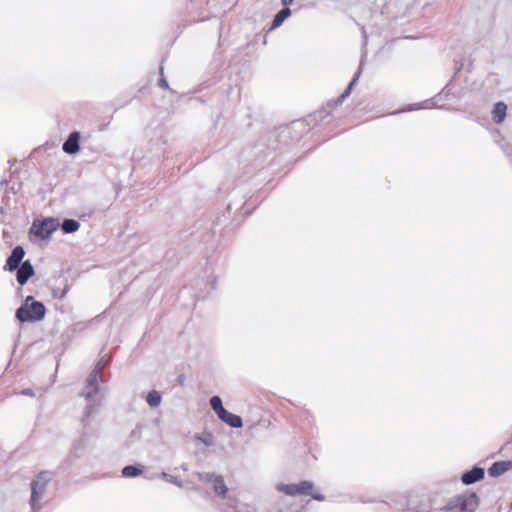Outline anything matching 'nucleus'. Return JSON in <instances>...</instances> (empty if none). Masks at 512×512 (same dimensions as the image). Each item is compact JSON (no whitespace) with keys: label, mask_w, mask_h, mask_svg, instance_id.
<instances>
[{"label":"nucleus","mask_w":512,"mask_h":512,"mask_svg":"<svg viewBox=\"0 0 512 512\" xmlns=\"http://www.w3.org/2000/svg\"><path fill=\"white\" fill-rule=\"evenodd\" d=\"M46 315V307L43 302L34 296H27L15 311V318L20 323H36L42 321Z\"/></svg>","instance_id":"obj_1"},{"label":"nucleus","mask_w":512,"mask_h":512,"mask_svg":"<svg viewBox=\"0 0 512 512\" xmlns=\"http://www.w3.org/2000/svg\"><path fill=\"white\" fill-rule=\"evenodd\" d=\"M480 504L478 494L471 490L457 494L450 498L441 508L445 512H475Z\"/></svg>","instance_id":"obj_2"},{"label":"nucleus","mask_w":512,"mask_h":512,"mask_svg":"<svg viewBox=\"0 0 512 512\" xmlns=\"http://www.w3.org/2000/svg\"><path fill=\"white\" fill-rule=\"evenodd\" d=\"M59 225V220L54 217L34 219L28 231V238L33 243L39 240L49 241Z\"/></svg>","instance_id":"obj_3"},{"label":"nucleus","mask_w":512,"mask_h":512,"mask_svg":"<svg viewBox=\"0 0 512 512\" xmlns=\"http://www.w3.org/2000/svg\"><path fill=\"white\" fill-rule=\"evenodd\" d=\"M55 473L49 470L40 471L30 483L31 497L30 506L33 512H39L41 505L39 500L42 498L47 485L54 478Z\"/></svg>","instance_id":"obj_4"},{"label":"nucleus","mask_w":512,"mask_h":512,"mask_svg":"<svg viewBox=\"0 0 512 512\" xmlns=\"http://www.w3.org/2000/svg\"><path fill=\"white\" fill-rule=\"evenodd\" d=\"M276 490L278 492L284 493L288 496H310L312 499L316 501H324L325 496L314 490V483L309 480H302L298 483H290V484H284L280 483L277 484Z\"/></svg>","instance_id":"obj_5"},{"label":"nucleus","mask_w":512,"mask_h":512,"mask_svg":"<svg viewBox=\"0 0 512 512\" xmlns=\"http://www.w3.org/2000/svg\"><path fill=\"white\" fill-rule=\"evenodd\" d=\"M96 437V433L89 432L88 428H82L80 435L72 442L68 461L80 459L87 450L92 449Z\"/></svg>","instance_id":"obj_6"},{"label":"nucleus","mask_w":512,"mask_h":512,"mask_svg":"<svg viewBox=\"0 0 512 512\" xmlns=\"http://www.w3.org/2000/svg\"><path fill=\"white\" fill-rule=\"evenodd\" d=\"M102 360H100L97 365L93 368V370L89 373L86 379V385L81 393V396L85 397L87 402H91L93 397H97L99 393V384H98V373L101 369Z\"/></svg>","instance_id":"obj_7"},{"label":"nucleus","mask_w":512,"mask_h":512,"mask_svg":"<svg viewBox=\"0 0 512 512\" xmlns=\"http://www.w3.org/2000/svg\"><path fill=\"white\" fill-rule=\"evenodd\" d=\"M362 63H363V60L360 61V65L357 69V71L354 73V76L353 78L351 79V81L349 82L348 86L346 87V89L334 100H330L328 103H327V108H334V107H337L338 105L342 104L343 101L349 97V95L351 94L354 86L356 85V83L358 82V79L362 73Z\"/></svg>","instance_id":"obj_8"},{"label":"nucleus","mask_w":512,"mask_h":512,"mask_svg":"<svg viewBox=\"0 0 512 512\" xmlns=\"http://www.w3.org/2000/svg\"><path fill=\"white\" fill-rule=\"evenodd\" d=\"M25 256V250L22 246L17 245L11 251V254L7 257L6 263L4 266V270L6 271H15L22 264L23 258Z\"/></svg>","instance_id":"obj_9"},{"label":"nucleus","mask_w":512,"mask_h":512,"mask_svg":"<svg viewBox=\"0 0 512 512\" xmlns=\"http://www.w3.org/2000/svg\"><path fill=\"white\" fill-rule=\"evenodd\" d=\"M485 477V469L479 465H474L471 469L465 470L461 474L462 484L469 486L475 484Z\"/></svg>","instance_id":"obj_10"},{"label":"nucleus","mask_w":512,"mask_h":512,"mask_svg":"<svg viewBox=\"0 0 512 512\" xmlns=\"http://www.w3.org/2000/svg\"><path fill=\"white\" fill-rule=\"evenodd\" d=\"M81 133L74 130L69 133L68 137L62 144V150L68 155H75L80 151Z\"/></svg>","instance_id":"obj_11"},{"label":"nucleus","mask_w":512,"mask_h":512,"mask_svg":"<svg viewBox=\"0 0 512 512\" xmlns=\"http://www.w3.org/2000/svg\"><path fill=\"white\" fill-rule=\"evenodd\" d=\"M222 512H257L254 505L239 502L235 498H227V501L221 508Z\"/></svg>","instance_id":"obj_12"},{"label":"nucleus","mask_w":512,"mask_h":512,"mask_svg":"<svg viewBox=\"0 0 512 512\" xmlns=\"http://www.w3.org/2000/svg\"><path fill=\"white\" fill-rule=\"evenodd\" d=\"M16 280L20 286L25 285L28 280L35 274L34 267L30 260H25L22 264L16 269Z\"/></svg>","instance_id":"obj_13"},{"label":"nucleus","mask_w":512,"mask_h":512,"mask_svg":"<svg viewBox=\"0 0 512 512\" xmlns=\"http://www.w3.org/2000/svg\"><path fill=\"white\" fill-rule=\"evenodd\" d=\"M512 469V460L496 461L488 468L491 477H499Z\"/></svg>","instance_id":"obj_14"},{"label":"nucleus","mask_w":512,"mask_h":512,"mask_svg":"<svg viewBox=\"0 0 512 512\" xmlns=\"http://www.w3.org/2000/svg\"><path fill=\"white\" fill-rule=\"evenodd\" d=\"M98 407H99V400L97 399V397H93V400L91 402H88V404L86 405L82 419H81L83 428H88L89 418L92 415H95L98 413Z\"/></svg>","instance_id":"obj_15"},{"label":"nucleus","mask_w":512,"mask_h":512,"mask_svg":"<svg viewBox=\"0 0 512 512\" xmlns=\"http://www.w3.org/2000/svg\"><path fill=\"white\" fill-rule=\"evenodd\" d=\"M292 14V11L289 7H282L273 17V20L271 22V26L268 29V31H272L278 27H280L283 22L290 17Z\"/></svg>","instance_id":"obj_16"},{"label":"nucleus","mask_w":512,"mask_h":512,"mask_svg":"<svg viewBox=\"0 0 512 512\" xmlns=\"http://www.w3.org/2000/svg\"><path fill=\"white\" fill-rule=\"evenodd\" d=\"M219 419L231 428H241L243 426L242 418L228 410H226Z\"/></svg>","instance_id":"obj_17"},{"label":"nucleus","mask_w":512,"mask_h":512,"mask_svg":"<svg viewBox=\"0 0 512 512\" xmlns=\"http://www.w3.org/2000/svg\"><path fill=\"white\" fill-rule=\"evenodd\" d=\"M214 493L220 497L221 499H227L228 487L225 484L224 478L222 475H218L216 479L210 484Z\"/></svg>","instance_id":"obj_18"},{"label":"nucleus","mask_w":512,"mask_h":512,"mask_svg":"<svg viewBox=\"0 0 512 512\" xmlns=\"http://www.w3.org/2000/svg\"><path fill=\"white\" fill-rule=\"evenodd\" d=\"M506 113H507V105L504 102L499 101V102L495 103L493 110H492L493 121L496 124L502 123L506 117Z\"/></svg>","instance_id":"obj_19"},{"label":"nucleus","mask_w":512,"mask_h":512,"mask_svg":"<svg viewBox=\"0 0 512 512\" xmlns=\"http://www.w3.org/2000/svg\"><path fill=\"white\" fill-rule=\"evenodd\" d=\"M143 473V466L141 464L126 465L121 470V475L124 478H135Z\"/></svg>","instance_id":"obj_20"},{"label":"nucleus","mask_w":512,"mask_h":512,"mask_svg":"<svg viewBox=\"0 0 512 512\" xmlns=\"http://www.w3.org/2000/svg\"><path fill=\"white\" fill-rule=\"evenodd\" d=\"M59 227L64 234H71L79 230L80 222L76 219L65 218L62 223H60Z\"/></svg>","instance_id":"obj_21"},{"label":"nucleus","mask_w":512,"mask_h":512,"mask_svg":"<svg viewBox=\"0 0 512 512\" xmlns=\"http://www.w3.org/2000/svg\"><path fill=\"white\" fill-rule=\"evenodd\" d=\"M209 404L211 409L215 412L217 417H221V415L226 411L223 406L222 399L218 395H214L209 399Z\"/></svg>","instance_id":"obj_22"},{"label":"nucleus","mask_w":512,"mask_h":512,"mask_svg":"<svg viewBox=\"0 0 512 512\" xmlns=\"http://www.w3.org/2000/svg\"><path fill=\"white\" fill-rule=\"evenodd\" d=\"M194 439L203 443L207 447H211L215 444V437L210 431H203L194 435Z\"/></svg>","instance_id":"obj_23"},{"label":"nucleus","mask_w":512,"mask_h":512,"mask_svg":"<svg viewBox=\"0 0 512 512\" xmlns=\"http://www.w3.org/2000/svg\"><path fill=\"white\" fill-rule=\"evenodd\" d=\"M145 399L150 407L155 408L161 404L162 395L157 390H151L147 393Z\"/></svg>","instance_id":"obj_24"},{"label":"nucleus","mask_w":512,"mask_h":512,"mask_svg":"<svg viewBox=\"0 0 512 512\" xmlns=\"http://www.w3.org/2000/svg\"><path fill=\"white\" fill-rule=\"evenodd\" d=\"M219 474L213 473V472H196L195 476L198 478L200 482H203L205 484H212L213 481L216 479V477Z\"/></svg>","instance_id":"obj_25"},{"label":"nucleus","mask_w":512,"mask_h":512,"mask_svg":"<svg viewBox=\"0 0 512 512\" xmlns=\"http://www.w3.org/2000/svg\"><path fill=\"white\" fill-rule=\"evenodd\" d=\"M148 424H137L135 426V428L130 432L129 434V438L132 440V441H140L141 438H142V431L146 428H148Z\"/></svg>","instance_id":"obj_26"},{"label":"nucleus","mask_w":512,"mask_h":512,"mask_svg":"<svg viewBox=\"0 0 512 512\" xmlns=\"http://www.w3.org/2000/svg\"><path fill=\"white\" fill-rule=\"evenodd\" d=\"M159 476H160V478H162L166 482L171 483L173 485H176L177 487L181 488L183 486L182 480H180L177 476L168 474V473H166L164 471L161 472V474Z\"/></svg>","instance_id":"obj_27"},{"label":"nucleus","mask_w":512,"mask_h":512,"mask_svg":"<svg viewBox=\"0 0 512 512\" xmlns=\"http://www.w3.org/2000/svg\"><path fill=\"white\" fill-rule=\"evenodd\" d=\"M70 287L69 285L66 283L65 286L60 289V288H53L52 289V295L54 298H58V299H63L66 294L68 293Z\"/></svg>","instance_id":"obj_28"},{"label":"nucleus","mask_w":512,"mask_h":512,"mask_svg":"<svg viewBox=\"0 0 512 512\" xmlns=\"http://www.w3.org/2000/svg\"><path fill=\"white\" fill-rule=\"evenodd\" d=\"M159 73H160L161 77L158 80V86L160 88L169 89L170 90L169 84H168L167 80L164 77V68H163V66H160Z\"/></svg>","instance_id":"obj_29"},{"label":"nucleus","mask_w":512,"mask_h":512,"mask_svg":"<svg viewBox=\"0 0 512 512\" xmlns=\"http://www.w3.org/2000/svg\"><path fill=\"white\" fill-rule=\"evenodd\" d=\"M433 106H434L433 99H429V100H425V101L419 103L417 109H420V108L426 109V108H431Z\"/></svg>","instance_id":"obj_30"},{"label":"nucleus","mask_w":512,"mask_h":512,"mask_svg":"<svg viewBox=\"0 0 512 512\" xmlns=\"http://www.w3.org/2000/svg\"><path fill=\"white\" fill-rule=\"evenodd\" d=\"M502 149L505 155L509 158L510 163L512 164V146L510 144H506L502 146Z\"/></svg>","instance_id":"obj_31"},{"label":"nucleus","mask_w":512,"mask_h":512,"mask_svg":"<svg viewBox=\"0 0 512 512\" xmlns=\"http://www.w3.org/2000/svg\"><path fill=\"white\" fill-rule=\"evenodd\" d=\"M18 394L23 395V396H28V397L35 396L34 390H32L30 388L22 389Z\"/></svg>","instance_id":"obj_32"},{"label":"nucleus","mask_w":512,"mask_h":512,"mask_svg":"<svg viewBox=\"0 0 512 512\" xmlns=\"http://www.w3.org/2000/svg\"><path fill=\"white\" fill-rule=\"evenodd\" d=\"M294 0H281V4L283 7H288L290 4L293 3Z\"/></svg>","instance_id":"obj_33"},{"label":"nucleus","mask_w":512,"mask_h":512,"mask_svg":"<svg viewBox=\"0 0 512 512\" xmlns=\"http://www.w3.org/2000/svg\"><path fill=\"white\" fill-rule=\"evenodd\" d=\"M462 66H463V64H462V63H460V64L458 65V63L456 62V72H455V74H457V73H458V71H460V70L462 69Z\"/></svg>","instance_id":"obj_34"},{"label":"nucleus","mask_w":512,"mask_h":512,"mask_svg":"<svg viewBox=\"0 0 512 512\" xmlns=\"http://www.w3.org/2000/svg\"><path fill=\"white\" fill-rule=\"evenodd\" d=\"M442 94H445V95L448 94L447 86L444 89H442V91L438 94V96H441Z\"/></svg>","instance_id":"obj_35"},{"label":"nucleus","mask_w":512,"mask_h":512,"mask_svg":"<svg viewBox=\"0 0 512 512\" xmlns=\"http://www.w3.org/2000/svg\"><path fill=\"white\" fill-rule=\"evenodd\" d=\"M8 181L7 179L0 180V186L7 185Z\"/></svg>","instance_id":"obj_36"},{"label":"nucleus","mask_w":512,"mask_h":512,"mask_svg":"<svg viewBox=\"0 0 512 512\" xmlns=\"http://www.w3.org/2000/svg\"><path fill=\"white\" fill-rule=\"evenodd\" d=\"M211 288L212 289L216 288V278H214L213 281L211 282Z\"/></svg>","instance_id":"obj_37"},{"label":"nucleus","mask_w":512,"mask_h":512,"mask_svg":"<svg viewBox=\"0 0 512 512\" xmlns=\"http://www.w3.org/2000/svg\"><path fill=\"white\" fill-rule=\"evenodd\" d=\"M184 379H185V378H184V376H183V375H180V376L178 377V381H179L180 383H183V382H184Z\"/></svg>","instance_id":"obj_38"},{"label":"nucleus","mask_w":512,"mask_h":512,"mask_svg":"<svg viewBox=\"0 0 512 512\" xmlns=\"http://www.w3.org/2000/svg\"><path fill=\"white\" fill-rule=\"evenodd\" d=\"M0 214H2V215L5 214V209L2 206H0Z\"/></svg>","instance_id":"obj_39"},{"label":"nucleus","mask_w":512,"mask_h":512,"mask_svg":"<svg viewBox=\"0 0 512 512\" xmlns=\"http://www.w3.org/2000/svg\"><path fill=\"white\" fill-rule=\"evenodd\" d=\"M7 200H8V197L4 196V197H3V202H4V203H7Z\"/></svg>","instance_id":"obj_40"},{"label":"nucleus","mask_w":512,"mask_h":512,"mask_svg":"<svg viewBox=\"0 0 512 512\" xmlns=\"http://www.w3.org/2000/svg\"><path fill=\"white\" fill-rule=\"evenodd\" d=\"M154 423H155V425H157V424L159 423V420H158V419H155V420H154Z\"/></svg>","instance_id":"obj_41"},{"label":"nucleus","mask_w":512,"mask_h":512,"mask_svg":"<svg viewBox=\"0 0 512 512\" xmlns=\"http://www.w3.org/2000/svg\"><path fill=\"white\" fill-rule=\"evenodd\" d=\"M362 33H363L364 37H366L364 28H362Z\"/></svg>","instance_id":"obj_42"},{"label":"nucleus","mask_w":512,"mask_h":512,"mask_svg":"<svg viewBox=\"0 0 512 512\" xmlns=\"http://www.w3.org/2000/svg\"><path fill=\"white\" fill-rule=\"evenodd\" d=\"M511 508H512V503H511Z\"/></svg>","instance_id":"obj_43"}]
</instances>
